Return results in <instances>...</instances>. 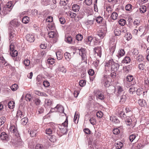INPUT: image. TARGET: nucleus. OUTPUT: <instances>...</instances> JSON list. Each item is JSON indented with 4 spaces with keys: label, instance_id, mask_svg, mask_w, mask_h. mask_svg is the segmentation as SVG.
Here are the masks:
<instances>
[{
    "label": "nucleus",
    "instance_id": "obj_19",
    "mask_svg": "<svg viewBox=\"0 0 149 149\" xmlns=\"http://www.w3.org/2000/svg\"><path fill=\"white\" fill-rule=\"evenodd\" d=\"M125 54V52L124 49H120L118 52L117 56L118 58H120L121 57L124 55Z\"/></svg>",
    "mask_w": 149,
    "mask_h": 149
},
{
    "label": "nucleus",
    "instance_id": "obj_33",
    "mask_svg": "<svg viewBox=\"0 0 149 149\" xmlns=\"http://www.w3.org/2000/svg\"><path fill=\"white\" fill-rule=\"evenodd\" d=\"M131 67L130 65L125 66L123 67V70L126 73H128L131 69Z\"/></svg>",
    "mask_w": 149,
    "mask_h": 149
},
{
    "label": "nucleus",
    "instance_id": "obj_58",
    "mask_svg": "<svg viewBox=\"0 0 149 149\" xmlns=\"http://www.w3.org/2000/svg\"><path fill=\"white\" fill-rule=\"evenodd\" d=\"M68 0H61L60 4L61 5H65L68 2Z\"/></svg>",
    "mask_w": 149,
    "mask_h": 149
},
{
    "label": "nucleus",
    "instance_id": "obj_22",
    "mask_svg": "<svg viewBox=\"0 0 149 149\" xmlns=\"http://www.w3.org/2000/svg\"><path fill=\"white\" fill-rule=\"evenodd\" d=\"M110 121L116 123H119L120 121L118 118L114 116H110Z\"/></svg>",
    "mask_w": 149,
    "mask_h": 149
},
{
    "label": "nucleus",
    "instance_id": "obj_53",
    "mask_svg": "<svg viewBox=\"0 0 149 149\" xmlns=\"http://www.w3.org/2000/svg\"><path fill=\"white\" fill-rule=\"evenodd\" d=\"M121 31L119 29H116L114 30V33L116 36H119L121 33Z\"/></svg>",
    "mask_w": 149,
    "mask_h": 149
},
{
    "label": "nucleus",
    "instance_id": "obj_50",
    "mask_svg": "<svg viewBox=\"0 0 149 149\" xmlns=\"http://www.w3.org/2000/svg\"><path fill=\"white\" fill-rule=\"evenodd\" d=\"M49 140L52 142H55L56 141V138L55 136L51 135L49 139Z\"/></svg>",
    "mask_w": 149,
    "mask_h": 149
},
{
    "label": "nucleus",
    "instance_id": "obj_15",
    "mask_svg": "<svg viewBox=\"0 0 149 149\" xmlns=\"http://www.w3.org/2000/svg\"><path fill=\"white\" fill-rule=\"evenodd\" d=\"M10 129V132L13 133L15 136L18 135L17 130L15 125L11 126Z\"/></svg>",
    "mask_w": 149,
    "mask_h": 149
},
{
    "label": "nucleus",
    "instance_id": "obj_14",
    "mask_svg": "<svg viewBox=\"0 0 149 149\" xmlns=\"http://www.w3.org/2000/svg\"><path fill=\"white\" fill-rule=\"evenodd\" d=\"M58 112L61 113H63L65 116L66 114L64 113V109L63 107L60 104H58L56 106Z\"/></svg>",
    "mask_w": 149,
    "mask_h": 149
},
{
    "label": "nucleus",
    "instance_id": "obj_41",
    "mask_svg": "<svg viewBox=\"0 0 149 149\" xmlns=\"http://www.w3.org/2000/svg\"><path fill=\"white\" fill-rule=\"evenodd\" d=\"M143 56L141 55H139L136 58L137 61L139 62L143 61Z\"/></svg>",
    "mask_w": 149,
    "mask_h": 149
},
{
    "label": "nucleus",
    "instance_id": "obj_20",
    "mask_svg": "<svg viewBox=\"0 0 149 149\" xmlns=\"http://www.w3.org/2000/svg\"><path fill=\"white\" fill-rule=\"evenodd\" d=\"M116 43L113 42L112 45H110L109 48L110 53L111 54H112L114 52L116 47Z\"/></svg>",
    "mask_w": 149,
    "mask_h": 149
},
{
    "label": "nucleus",
    "instance_id": "obj_56",
    "mask_svg": "<svg viewBox=\"0 0 149 149\" xmlns=\"http://www.w3.org/2000/svg\"><path fill=\"white\" fill-rule=\"evenodd\" d=\"M136 136L135 134H132L130 135L129 137V140L130 141L132 142L135 139Z\"/></svg>",
    "mask_w": 149,
    "mask_h": 149
},
{
    "label": "nucleus",
    "instance_id": "obj_12",
    "mask_svg": "<svg viewBox=\"0 0 149 149\" xmlns=\"http://www.w3.org/2000/svg\"><path fill=\"white\" fill-rule=\"evenodd\" d=\"M95 38H94L91 36H89L88 37V38L86 39L85 42V43L88 45H91L92 43L93 42H94V40H95Z\"/></svg>",
    "mask_w": 149,
    "mask_h": 149
},
{
    "label": "nucleus",
    "instance_id": "obj_37",
    "mask_svg": "<svg viewBox=\"0 0 149 149\" xmlns=\"http://www.w3.org/2000/svg\"><path fill=\"white\" fill-rule=\"evenodd\" d=\"M47 61L48 64L52 65L55 63V60L53 58H49L47 59Z\"/></svg>",
    "mask_w": 149,
    "mask_h": 149
},
{
    "label": "nucleus",
    "instance_id": "obj_26",
    "mask_svg": "<svg viewBox=\"0 0 149 149\" xmlns=\"http://www.w3.org/2000/svg\"><path fill=\"white\" fill-rule=\"evenodd\" d=\"M65 42L69 44H71L72 42V37L70 36H66L65 37Z\"/></svg>",
    "mask_w": 149,
    "mask_h": 149
},
{
    "label": "nucleus",
    "instance_id": "obj_43",
    "mask_svg": "<svg viewBox=\"0 0 149 149\" xmlns=\"http://www.w3.org/2000/svg\"><path fill=\"white\" fill-rule=\"evenodd\" d=\"M126 96L125 95H122L120 99V102L121 103H123L125 102L126 99Z\"/></svg>",
    "mask_w": 149,
    "mask_h": 149
},
{
    "label": "nucleus",
    "instance_id": "obj_23",
    "mask_svg": "<svg viewBox=\"0 0 149 149\" xmlns=\"http://www.w3.org/2000/svg\"><path fill=\"white\" fill-rule=\"evenodd\" d=\"M138 103L139 105L142 107H145L147 105L146 101L143 99H139L138 101Z\"/></svg>",
    "mask_w": 149,
    "mask_h": 149
},
{
    "label": "nucleus",
    "instance_id": "obj_64",
    "mask_svg": "<svg viewBox=\"0 0 149 149\" xmlns=\"http://www.w3.org/2000/svg\"><path fill=\"white\" fill-rule=\"evenodd\" d=\"M113 132L115 134H118L120 133V131L118 128H116L113 130Z\"/></svg>",
    "mask_w": 149,
    "mask_h": 149
},
{
    "label": "nucleus",
    "instance_id": "obj_3",
    "mask_svg": "<svg viewBox=\"0 0 149 149\" xmlns=\"http://www.w3.org/2000/svg\"><path fill=\"white\" fill-rule=\"evenodd\" d=\"M115 89H117V95L118 96H119L120 93L123 91V88L122 86H117L116 88L113 86H111L109 89L107 90V91L109 94L115 93Z\"/></svg>",
    "mask_w": 149,
    "mask_h": 149
},
{
    "label": "nucleus",
    "instance_id": "obj_57",
    "mask_svg": "<svg viewBox=\"0 0 149 149\" xmlns=\"http://www.w3.org/2000/svg\"><path fill=\"white\" fill-rule=\"evenodd\" d=\"M103 113L101 111H97L96 113L97 117L100 118H102L103 116Z\"/></svg>",
    "mask_w": 149,
    "mask_h": 149
},
{
    "label": "nucleus",
    "instance_id": "obj_62",
    "mask_svg": "<svg viewBox=\"0 0 149 149\" xmlns=\"http://www.w3.org/2000/svg\"><path fill=\"white\" fill-rule=\"evenodd\" d=\"M136 91V89L133 86H132L130 87L129 90V91L130 94H132L134 92Z\"/></svg>",
    "mask_w": 149,
    "mask_h": 149
},
{
    "label": "nucleus",
    "instance_id": "obj_63",
    "mask_svg": "<svg viewBox=\"0 0 149 149\" xmlns=\"http://www.w3.org/2000/svg\"><path fill=\"white\" fill-rule=\"evenodd\" d=\"M132 5L130 4H128L125 7V9L127 11H130L132 9Z\"/></svg>",
    "mask_w": 149,
    "mask_h": 149
},
{
    "label": "nucleus",
    "instance_id": "obj_54",
    "mask_svg": "<svg viewBox=\"0 0 149 149\" xmlns=\"http://www.w3.org/2000/svg\"><path fill=\"white\" fill-rule=\"evenodd\" d=\"M76 38L78 41H81L83 39V36L81 34H79L76 35Z\"/></svg>",
    "mask_w": 149,
    "mask_h": 149
},
{
    "label": "nucleus",
    "instance_id": "obj_30",
    "mask_svg": "<svg viewBox=\"0 0 149 149\" xmlns=\"http://www.w3.org/2000/svg\"><path fill=\"white\" fill-rule=\"evenodd\" d=\"M55 131L54 129L47 128L46 130V132L47 134H50L55 132Z\"/></svg>",
    "mask_w": 149,
    "mask_h": 149
},
{
    "label": "nucleus",
    "instance_id": "obj_25",
    "mask_svg": "<svg viewBox=\"0 0 149 149\" xmlns=\"http://www.w3.org/2000/svg\"><path fill=\"white\" fill-rule=\"evenodd\" d=\"M131 58L129 56H125L122 61L123 63H128L130 62Z\"/></svg>",
    "mask_w": 149,
    "mask_h": 149
},
{
    "label": "nucleus",
    "instance_id": "obj_13",
    "mask_svg": "<svg viewBox=\"0 0 149 149\" xmlns=\"http://www.w3.org/2000/svg\"><path fill=\"white\" fill-rule=\"evenodd\" d=\"M26 40L31 42H33L35 40V38L33 35L29 34L26 35Z\"/></svg>",
    "mask_w": 149,
    "mask_h": 149
},
{
    "label": "nucleus",
    "instance_id": "obj_31",
    "mask_svg": "<svg viewBox=\"0 0 149 149\" xmlns=\"http://www.w3.org/2000/svg\"><path fill=\"white\" fill-rule=\"evenodd\" d=\"M29 21V18L28 16L24 17L22 19V22L25 24L28 23Z\"/></svg>",
    "mask_w": 149,
    "mask_h": 149
},
{
    "label": "nucleus",
    "instance_id": "obj_36",
    "mask_svg": "<svg viewBox=\"0 0 149 149\" xmlns=\"http://www.w3.org/2000/svg\"><path fill=\"white\" fill-rule=\"evenodd\" d=\"M118 16V14L116 12H113L111 15V18L113 20H116Z\"/></svg>",
    "mask_w": 149,
    "mask_h": 149
},
{
    "label": "nucleus",
    "instance_id": "obj_47",
    "mask_svg": "<svg viewBox=\"0 0 149 149\" xmlns=\"http://www.w3.org/2000/svg\"><path fill=\"white\" fill-rule=\"evenodd\" d=\"M10 88L13 91H15L18 88V86L17 84H14L11 86Z\"/></svg>",
    "mask_w": 149,
    "mask_h": 149
},
{
    "label": "nucleus",
    "instance_id": "obj_1",
    "mask_svg": "<svg viewBox=\"0 0 149 149\" xmlns=\"http://www.w3.org/2000/svg\"><path fill=\"white\" fill-rule=\"evenodd\" d=\"M119 68L118 64L114 62L113 59H110L105 63L104 69L106 72H115L118 70Z\"/></svg>",
    "mask_w": 149,
    "mask_h": 149
},
{
    "label": "nucleus",
    "instance_id": "obj_29",
    "mask_svg": "<svg viewBox=\"0 0 149 149\" xmlns=\"http://www.w3.org/2000/svg\"><path fill=\"white\" fill-rule=\"evenodd\" d=\"M28 121V118L26 117L22 118L21 120V124L24 125H26Z\"/></svg>",
    "mask_w": 149,
    "mask_h": 149
},
{
    "label": "nucleus",
    "instance_id": "obj_35",
    "mask_svg": "<svg viewBox=\"0 0 149 149\" xmlns=\"http://www.w3.org/2000/svg\"><path fill=\"white\" fill-rule=\"evenodd\" d=\"M97 35L100 38H103L105 36V33L103 31H100L97 32Z\"/></svg>",
    "mask_w": 149,
    "mask_h": 149
},
{
    "label": "nucleus",
    "instance_id": "obj_34",
    "mask_svg": "<svg viewBox=\"0 0 149 149\" xmlns=\"http://www.w3.org/2000/svg\"><path fill=\"white\" fill-rule=\"evenodd\" d=\"M72 10L75 12L78 11L79 9V7L77 4H74L73 5L72 7Z\"/></svg>",
    "mask_w": 149,
    "mask_h": 149
},
{
    "label": "nucleus",
    "instance_id": "obj_21",
    "mask_svg": "<svg viewBox=\"0 0 149 149\" xmlns=\"http://www.w3.org/2000/svg\"><path fill=\"white\" fill-rule=\"evenodd\" d=\"M11 10L10 9H9L5 6H4L2 9L1 10V12L4 15H6L9 13L11 11Z\"/></svg>",
    "mask_w": 149,
    "mask_h": 149
},
{
    "label": "nucleus",
    "instance_id": "obj_61",
    "mask_svg": "<svg viewBox=\"0 0 149 149\" xmlns=\"http://www.w3.org/2000/svg\"><path fill=\"white\" fill-rule=\"evenodd\" d=\"M48 27L51 30H54L55 29V26L54 24L52 23H51L48 24Z\"/></svg>",
    "mask_w": 149,
    "mask_h": 149
},
{
    "label": "nucleus",
    "instance_id": "obj_24",
    "mask_svg": "<svg viewBox=\"0 0 149 149\" xmlns=\"http://www.w3.org/2000/svg\"><path fill=\"white\" fill-rule=\"evenodd\" d=\"M48 36L49 37L51 38H54L57 36L56 33L54 31L49 32L48 33Z\"/></svg>",
    "mask_w": 149,
    "mask_h": 149
},
{
    "label": "nucleus",
    "instance_id": "obj_51",
    "mask_svg": "<svg viewBox=\"0 0 149 149\" xmlns=\"http://www.w3.org/2000/svg\"><path fill=\"white\" fill-rule=\"evenodd\" d=\"M140 145L138 144H136L132 146L131 149H140Z\"/></svg>",
    "mask_w": 149,
    "mask_h": 149
},
{
    "label": "nucleus",
    "instance_id": "obj_5",
    "mask_svg": "<svg viewBox=\"0 0 149 149\" xmlns=\"http://www.w3.org/2000/svg\"><path fill=\"white\" fill-rule=\"evenodd\" d=\"M16 38L15 31L13 28H9V40L10 42L14 40Z\"/></svg>",
    "mask_w": 149,
    "mask_h": 149
},
{
    "label": "nucleus",
    "instance_id": "obj_27",
    "mask_svg": "<svg viewBox=\"0 0 149 149\" xmlns=\"http://www.w3.org/2000/svg\"><path fill=\"white\" fill-rule=\"evenodd\" d=\"M123 146V143L120 141H118L115 143V146L117 149H121Z\"/></svg>",
    "mask_w": 149,
    "mask_h": 149
},
{
    "label": "nucleus",
    "instance_id": "obj_17",
    "mask_svg": "<svg viewBox=\"0 0 149 149\" xmlns=\"http://www.w3.org/2000/svg\"><path fill=\"white\" fill-rule=\"evenodd\" d=\"M147 63V61H144L142 63H140L138 65V68L141 71H143L145 68V65Z\"/></svg>",
    "mask_w": 149,
    "mask_h": 149
},
{
    "label": "nucleus",
    "instance_id": "obj_52",
    "mask_svg": "<svg viewBox=\"0 0 149 149\" xmlns=\"http://www.w3.org/2000/svg\"><path fill=\"white\" fill-rule=\"evenodd\" d=\"M103 18L101 16H98L95 19V20L97 23H100L102 22Z\"/></svg>",
    "mask_w": 149,
    "mask_h": 149
},
{
    "label": "nucleus",
    "instance_id": "obj_49",
    "mask_svg": "<svg viewBox=\"0 0 149 149\" xmlns=\"http://www.w3.org/2000/svg\"><path fill=\"white\" fill-rule=\"evenodd\" d=\"M126 22V21L124 19H121L118 21L119 24L122 26L125 24Z\"/></svg>",
    "mask_w": 149,
    "mask_h": 149
},
{
    "label": "nucleus",
    "instance_id": "obj_28",
    "mask_svg": "<svg viewBox=\"0 0 149 149\" xmlns=\"http://www.w3.org/2000/svg\"><path fill=\"white\" fill-rule=\"evenodd\" d=\"M140 12L144 13L146 11V7L145 6H142L139 8Z\"/></svg>",
    "mask_w": 149,
    "mask_h": 149
},
{
    "label": "nucleus",
    "instance_id": "obj_39",
    "mask_svg": "<svg viewBox=\"0 0 149 149\" xmlns=\"http://www.w3.org/2000/svg\"><path fill=\"white\" fill-rule=\"evenodd\" d=\"M35 149H46L45 146L40 144H37L35 147Z\"/></svg>",
    "mask_w": 149,
    "mask_h": 149
},
{
    "label": "nucleus",
    "instance_id": "obj_59",
    "mask_svg": "<svg viewBox=\"0 0 149 149\" xmlns=\"http://www.w3.org/2000/svg\"><path fill=\"white\" fill-rule=\"evenodd\" d=\"M35 94L39 96H45L46 95L45 93H41V92L39 91H37L35 92Z\"/></svg>",
    "mask_w": 149,
    "mask_h": 149
},
{
    "label": "nucleus",
    "instance_id": "obj_38",
    "mask_svg": "<svg viewBox=\"0 0 149 149\" xmlns=\"http://www.w3.org/2000/svg\"><path fill=\"white\" fill-rule=\"evenodd\" d=\"M56 55L58 60H61L63 57V55L60 52H58L56 53Z\"/></svg>",
    "mask_w": 149,
    "mask_h": 149
},
{
    "label": "nucleus",
    "instance_id": "obj_45",
    "mask_svg": "<svg viewBox=\"0 0 149 149\" xmlns=\"http://www.w3.org/2000/svg\"><path fill=\"white\" fill-rule=\"evenodd\" d=\"M23 113L20 110H18L17 111V117L22 118L24 116Z\"/></svg>",
    "mask_w": 149,
    "mask_h": 149
},
{
    "label": "nucleus",
    "instance_id": "obj_60",
    "mask_svg": "<svg viewBox=\"0 0 149 149\" xmlns=\"http://www.w3.org/2000/svg\"><path fill=\"white\" fill-rule=\"evenodd\" d=\"M128 118H126V119H125V122L126 124L127 125H130L131 124V122H132L131 119H129V118L128 117Z\"/></svg>",
    "mask_w": 149,
    "mask_h": 149
},
{
    "label": "nucleus",
    "instance_id": "obj_55",
    "mask_svg": "<svg viewBox=\"0 0 149 149\" xmlns=\"http://www.w3.org/2000/svg\"><path fill=\"white\" fill-rule=\"evenodd\" d=\"M41 3L43 5L47 6L49 3V0H41Z\"/></svg>",
    "mask_w": 149,
    "mask_h": 149
},
{
    "label": "nucleus",
    "instance_id": "obj_42",
    "mask_svg": "<svg viewBox=\"0 0 149 149\" xmlns=\"http://www.w3.org/2000/svg\"><path fill=\"white\" fill-rule=\"evenodd\" d=\"M15 103L13 101L9 102L8 103V107L10 109H13Z\"/></svg>",
    "mask_w": 149,
    "mask_h": 149
},
{
    "label": "nucleus",
    "instance_id": "obj_48",
    "mask_svg": "<svg viewBox=\"0 0 149 149\" xmlns=\"http://www.w3.org/2000/svg\"><path fill=\"white\" fill-rule=\"evenodd\" d=\"M132 35L130 33H127L125 35V37L127 40H129L132 38Z\"/></svg>",
    "mask_w": 149,
    "mask_h": 149
},
{
    "label": "nucleus",
    "instance_id": "obj_2",
    "mask_svg": "<svg viewBox=\"0 0 149 149\" xmlns=\"http://www.w3.org/2000/svg\"><path fill=\"white\" fill-rule=\"evenodd\" d=\"M68 118L66 117L64 122L61 125H60L59 126H58V127L62 134H58V132H57V134H58L59 137H61L63 135L66 134L68 131L67 128L68 125Z\"/></svg>",
    "mask_w": 149,
    "mask_h": 149
},
{
    "label": "nucleus",
    "instance_id": "obj_46",
    "mask_svg": "<svg viewBox=\"0 0 149 149\" xmlns=\"http://www.w3.org/2000/svg\"><path fill=\"white\" fill-rule=\"evenodd\" d=\"M133 77L132 75H128L127 76L126 78L127 81L129 82H131L133 80Z\"/></svg>",
    "mask_w": 149,
    "mask_h": 149
},
{
    "label": "nucleus",
    "instance_id": "obj_8",
    "mask_svg": "<svg viewBox=\"0 0 149 149\" xmlns=\"http://www.w3.org/2000/svg\"><path fill=\"white\" fill-rule=\"evenodd\" d=\"M107 76L105 75L102 77V83L104 84V86L107 87H108L110 86V82L108 80Z\"/></svg>",
    "mask_w": 149,
    "mask_h": 149
},
{
    "label": "nucleus",
    "instance_id": "obj_6",
    "mask_svg": "<svg viewBox=\"0 0 149 149\" xmlns=\"http://www.w3.org/2000/svg\"><path fill=\"white\" fill-rule=\"evenodd\" d=\"M95 95L97 98L101 100H103L105 98L103 92H102L99 90L94 91Z\"/></svg>",
    "mask_w": 149,
    "mask_h": 149
},
{
    "label": "nucleus",
    "instance_id": "obj_11",
    "mask_svg": "<svg viewBox=\"0 0 149 149\" xmlns=\"http://www.w3.org/2000/svg\"><path fill=\"white\" fill-rule=\"evenodd\" d=\"M11 26L10 28H13L12 27H18L19 25V23L18 22L17 20L16 19H14L10 22Z\"/></svg>",
    "mask_w": 149,
    "mask_h": 149
},
{
    "label": "nucleus",
    "instance_id": "obj_18",
    "mask_svg": "<svg viewBox=\"0 0 149 149\" xmlns=\"http://www.w3.org/2000/svg\"><path fill=\"white\" fill-rule=\"evenodd\" d=\"M0 62L4 65V67L6 66L10 67V65L7 63V61L2 56L0 57Z\"/></svg>",
    "mask_w": 149,
    "mask_h": 149
},
{
    "label": "nucleus",
    "instance_id": "obj_16",
    "mask_svg": "<svg viewBox=\"0 0 149 149\" xmlns=\"http://www.w3.org/2000/svg\"><path fill=\"white\" fill-rule=\"evenodd\" d=\"M95 53L97 54V56L100 58L102 55L101 47H100L95 48L94 49Z\"/></svg>",
    "mask_w": 149,
    "mask_h": 149
},
{
    "label": "nucleus",
    "instance_id": "obj_40",
    "mask_svg": "<svg viewBox=\"0 0 149 149\" xmlns=\"http://www.w3.org/2000/svg\"><path fill=\"white\" fill-rule=\"evenodd\" d=\"M5 6L9 9H10L11 10L13 6V3L11 1L8 2Z\"/></svg>",
    "mask_w": 149,
    "mask_h": 149
},
{
    "label": "nucleus",
    "instance_id": "obj_10",
    "mask_svg": "<svg viewBox=\"0 0 149 149\" xmlns=\"http://www.w3.org/2000/svg\"><path fill=\"white\" fill-rule=\"evenodd\" d=\"M9 137V136L4 132H2L0 135V138L2 140L8 141Z\"/></svg>",
    "mask_w": 149,
    "mask_h": 149
},
{
    "label": "nucleus",
    "instance_id": "obj_44",
    "mask_svg": "<svg viewBox=\"0 0 149 149\" xmlns=\"http://www.w3.org/2000/svg\"><path fill=\"white\" fill-rule=\"evenodd\" d=\"M13 142H14V143L15 145H17V146H20L22 145L23 142L22 141H21L20 139H19V141H16L15 142L14 141H13Z\"/></svg>",
    "mask_w": 149,
    "mask_h": 149
},
{
    "label": "nucleus",
    "instance_id": "obj_4",
    "mask_svg": "<svg viewBox=\"0 0 149 149\" xmlns=\"http://www.w3.org/2000/svg\"><path fill=\"white\" fill-rule=\"evenodd\" d=\"M78 50H79V55L81 57L82 60L84 61L86 60L87 57L86 54V49L81 47L80 49L79 48Z\"/></svg>",
    "mask_w": 149,
    "mask_h": 149
},
{
    "label": "nucleus",
    "instance_id": "obj_32",
    "mask_svg": "<svg viewBox=\"0 0 149 149\" xmlns=\"http://www.w3.org/2000/svg\"><path fill=\"white\" fill-rule=\"evenodd\" d=\"M64 56L65 59L68 61H69L71 58V56L70 54L67 52H65L64 54Z\"/></svg>",
    "mask_w": 149,
    "mask_h": 149
},
{
    "label": "nucleus",
    "instance_id": "obj_7",
    "mask_svg": "<svg viewBox=\"0 0 149 149\" xmlns=\"http://www.w3.org/2000/svg\"><path fill=\"white\" fill-rule=\"evenodd\" d=\"M9 47L10 54L11 56L14 57L17 56L18 55V52L17 50L14 49L15 47L14 45L12 44H10Z\"/></svg>",
    "mask_w": 149,
    "mask_h": 149
},
{
    "label": "nucleus",
    "instance_id": "obj_9",
    "mask_svg": "<svg viewBox=\"0 0 149 149\" xmlns=\"http://www.w3.org/2000/svg\"><path fill=\"white\" fill-rule=\"evenodd\" d=\"M68 14L71 18H74L75 20L76 21H78L79 19L82 18L83 17V15L81 16L78 15L77 17V18H78V19H77L76 18V16L77 15L76 13H72L70 11V12H68Z\"/></svg>",
    "mask_w": 149,
    "mask_h": 149
}]
</instances>
